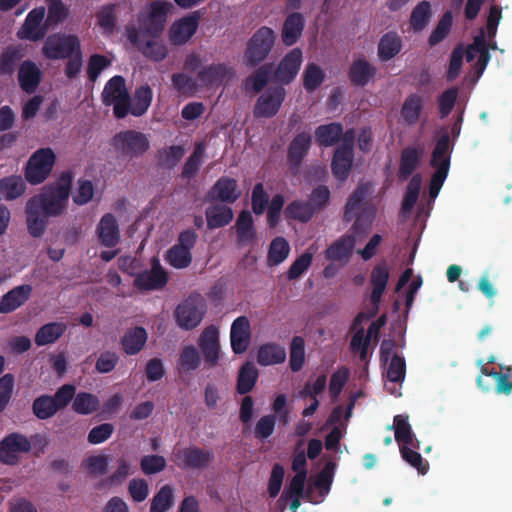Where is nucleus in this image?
<instances>
[{"label": "nucleus", "instance_id": "obj_1", "mask_svg": "<svg viewBox=\"0 0 512 512\" xmlns=\"http://www.w3.org/2000/svg\"><path fill=\"white\" fill-rule=\"evenodd\" d=\"M114 152L121 159L133 160L142 157L150 148L148 137L137 130L117 132L110 140Z\"/></svg>", "mask_w": 512, "mask_h": 512}, {"label": "nucleus", "instance_id": "obj_2", "mask_svg": "<svg viewBox=\"0 0 512 512\" xmlns=\"http://www.w3.org/2000/svg\"><path fill=\"white\" fill-rule=\"evenodd\" d=\"M275 41L276 33L272 28H258L247 41L243 56L245 65L251 68L260 65L271 53Z\"/></svg>", "mask_w": 512, "mask_h": 512}, {"label": "nucleus", "instance_id": "obj_3", "mask_svg": "<svg viewBox=\"0 0 512 512\" xmlns=\"http://www.w3.org/2000/svg\"><path fill=\"white\" fill-rule=\"evenodd\" d=\"M102 103L113 106L115 118L123 119L129 114L130 94L123 76L115 75L110 78L101 93Z\"/></svg>", "mask_w": 512, "mask_h": 512}, {"label": "nucleus", "instance_id": "obj_4", "mask_svg": "<svg viewBox=\"0 0 512 512\" xmlns=\"http://www.w3.org/2000/svg\"><path fill=\"white\" fill-rule=\"evenodd\" d=\"M56 161L54 151L47 148L36 150L25 166V179L32 185L43 183L51 174Z\"/></svg>", "mask_w": 512, "mask_h": 512}, {"label": "nucleus", "instance_id": "obj_5", "mask_svg": "<svg viewBox=\"0 0 512 512\" xmlns=\"http://www.w3.org/2000/svg\"><path fill=\"white\" fill-rule=\"evenodd\" d=\"M81 47L77 35L54 33L49 35L42 47V54L48 60L66 59Z\"/></svg>", "mask_w": 512, "mask_h": 512}, {"label": "nucleus", "instance_id": "obj_6", "mask_svg": "<svg viewBox=\"0 0 512 512\" xmlns=\"http://www.w3.org/2000/svg\"><path fill=\"white\" fill-rule=\"evenodd\" d=\"M206 312V304L200 295H190L175 310V318L179 327L185 330L196 328Z\"/></svg>", "mask_w": 512, "mask_h": 512}, {"label": "nucleus", "instance_id": "obj_7", "mask_svg": "<svg viewBox=\"0 0 512 512\" xmlns=\"http://www.w3.org/2000/svg\"><path fill=\"white\" fill-rule=\"evenodd\" d=\"M286 98V90L282 85L270 86L257 98L253 107L256 119H270L278 114Z\"/></svg>", "mask_w": 512, "mask_h": 512}, {"label": "nucleus", "instance_id": "obj_8", "mask_svg": "<svg viewBox=\"0 0 512 512\" xmlns=\"http://www.w3.org/2000/svg\"><path fill=\"white\" fill-rule=\"evenodd\" d=\"M170 7L171 5L165 1H153L149 5L148 13L139 16L141 33L152 38L159 37L164 30Z\"/></svg>", "mask_w": 512, "mask_h": 512}, {"label": "nucleus", "instance_id": "obj_9", "mask_svg": "<svg viewBox=\"0 0 512 512\" xmlns=\"http://www.w3.org/2000/svg\"><path fill=\"white\" fill-rule=\"evenodd\" d=\"M454 141L450 139L447 128H441L435 135V145L431 153L430 166L438 171H448L451 164V155Z\"/></svg>", "mask_w": 512, "mask_h": 512}, {"label": "nucleus", "instance_id": "obj_10", "mask_svg": "<svg viewBox=\"0 0 512 512\" xmlns=\"http://www.w3.org/2000/svg\"><path fill=\"white\" fill-rule=\"evenodd\" d=\"M167 283L168 274L157 257L152 258L149 270L138 273L134 279V286L141 291L161 290Z\"/></svg>", "mask_w": 512, "mask_h": 512}, {"label": "nucleus", "instance_id": "obj_11", "mask_svg": "<svg viewBox=\"0 0 512 512\" xmlns=\"http://www.w3.org/2000/svg\"><path fill=\"white\" fill-rule=\"evenodd\" d=\"M45 7L40 6L32 9L26 16V19L17 32L19 39L39 41L47 34L49 26H46Z\"/></svg>", "mask_w": 512, "mask_h": 512}, {"label": "nucleus", "instance_id": "obj_12", "mask_svg": "<svg viewBox=\"0 0 512 512\" xmlns=\"http://www.w3.org/2000/svg\"><path fill=\"white\" fill-rule=\"evenodd\" d=\"M198 346L204 357L207 368H214L218 365L220 358L219 329L210 325L206 327L198 338Z\"/></svg>", "mask_w": 512, "mask_h": 512}, {"label": "nucleus", "instance_id": "obj_13", "mask_svg": "<svg viewBox=\"0 0 512 512\" xmlns=\"http://www.w3.org/2000/svg\"><path fill=\"white\" fill-rule=\"evenodd\" d=\"M303 60L302 51L294 48L279 62L274 71V79L282 86L290 84L297 76Z\"/></svg>", "mask_w": 512, "mask_h": 512}, {"label": "nucleus", "instance_id": "obj_14", "mask_svg": "<svg viewBox=\"0 0 512 512\" xmlns=\"http://www.w3.org/2000/svg\"><path fill=\"white\" fill-rule=\"evenodd\" d=\"M312 143V138L309 133H298L290 142L287 150V163L291 172L296 175L303 159L308 154Z\"/></svg>", "mask_w": 512, "mask_h": 512}, {"label": "nucleus", "instance_id": "obj_15", "mask_svg": "<svg viewBox=\"0 0 512 512\" xmlns=\"http://www.w3.org/2000/svg\"><path fill=\"white\" fill-rule=\"evenodd\" d=\"M237 181L233 178L222 176L210 188L207 193V200L210 202L220 201L232 204L240 197Z\"/></svg>", "mask_w": 512, "mask_h": 512}, {"label": "nucleus", "instance_id": "obj_16", "mask_svg": "<svg viewBox=\"0 0 512 512\" xmlns=\"http://www.w3.org/2000/svg\"><path fill=\"white\" fill-rule=\"evenodd\" d=\"M368 194V189L365 185H359L350 197L347 200L345 205V211L343 219L346 222H350L355 218V222L352 226V229L355 233H358L363 226V215H358L359 210L361 209L364 200L366 199Z\"/></svg>", "mask_w": 512, "mask_h": 512}, {"label": "nucleus", "instance_id": "obj_17", "mask_svg": "<svg viewBox=\"0 0 512 512\" xmlns=\"http://www.w3.org/2000/svg\"><path fill=\"white\" fill-rule=\"evenodd\" d=\"M199 26V17L196 14L181 18L172 24L169 39L173 45L187 43L196 33Z\"/></svg>", "mask_w": 512, "mask_h": 512}, {"label": "nucleus", "instance_id": "obj_18", "mask_svg": "<svg viewBox=\"0 0 512 512\" xmlns=\"http://www.w3.org/2000/svg\"><path fill=\"white\" fill-rule=\"evenodd\" d=\"M176 457L181 460L185 468L203 469L206 468L214 459V453L211 450L201 449L197 446H190L180 449Z\"/></svg>", "mask_w": 512, "mask_h": 512}, {"label": "nucleus", "instance_id": "obj_19", "mask_svg": "<svg viewBox=\"0 0 512 512\" xmlns=\"http://www.w3.org/2000/svg\"><path fill=\"white\" fill-rule=\"evenodd\" d=\"M250 323L246 316L236 318L230 331L231 348L235 354L244 353L250 342Z\"/></svg>", "mask_w": 512, "mask_h": 512}, {"label": "nucleus", "instance_id": "obj_20", "mask_svg": "<svg viewBox=\"0 0 512 512\" xmlns=\"http://www.w3.org/2000/svg\"><path fill=\"white\" fill-rule=\"evenodd\" d=\"M42 80L40 68L31 60H25L18 69V82L20 88L27 94L36 91Z\"/></svg>", "mask_w": 512, "mask_h": 512}, {"label": "nucleus", "instance_id": "obj_21", "mask_svg": "<svg viewBox=\"0 0 512 512\" xmlns=\"http://www.w3.org/2000/svg\"><path fill=\"white\" fill-rule=\"evenodd\" d=\"M423 152V147L407 146L402 149L398 168L400 180H407L419 167Z\"/></svg>", "mask_w": 512, "mask_h": 512}, {"label": "nucleus", "instance_id": "obj_22", "mask_svg": "<svg viewBox=\"0 0 512 512\" xmlns=\"http://www.w3.org/2000/svg\"><path fill=\"white\" fill-rule=\"evenodd\" d=\"M235 230L238 245L244 246L257 241V229L250 211L243 210L239 213Z\"/></svg>", "mask_w": 512, "mask_h": 512}, {"label": "nucleus", "instance_id": "obj_23", "mask_svg": "<svg viewBox=\"0 0 512 512\" xmlns=\"http://www.w3.org/2000/svg\"><path fill=\"white\" fill-rule=\"evenodd\" d=\"M376 73L377 68L362 57L353 61L348 71V77L353 86L365 87Z\"/></svg>", "mask_w": 512, "mask_h": 512}, {"label": "nucleus", "instance_id": "obj_24", "mask_svg": "<svg viewBox=\"0 0 512 512\" xmlns=\"http://www.w3.org/2000/svg\"><path fill=\"white\" fill-rule=\"evenodd\" d=\"M305 18L300 12L290 13L283 22L281 39L285 46L294 45L302 35Z\"/></svg>", "mask_w": 512, "mask_h": 512}, {"label": "nucleus", "instance_id": "obj_25", "mask_svg": "<svg viewBox=\"0 0 512 512\" xmlns=\"http://www.w3.org/2000/svg\"><path fill=\"white\" fill-rule=\"evenodd\" d=\"M31 292L32 286L29 284H23L8 291L0 300V313H11L21 307L30 298Z\"/></svg>", "mask_w": 512, "mask_h": 512}, {"label": "nucleus", "instance_id": "obj_26", "mask_svg": "<svg viewBox=\"0 0 512 512\" xmlns=\"http://www.w3.org/2000/svg\"><path fill=\"white\" fill-rule=\"evenodd\" d=\"M355 244V235L345 234L328 246L325 250V258L330 261H348L352 256Z\"/></svg>", "mask_w": 512, "mask_h": 512}, {"label": "nucleus", "instance_id": "obj_27", "mask_svg": "<svg viewBox=\"0 0 512 512\" xmlns=\"http://www.w3.org/2000/svg\"><path fill=\"white\" fill-rule=\"evenodd\" d=\"M97 233L100 243L105 247L112 248L119 243V226L113 214L108 213L101 218Z\"/></svg>", "mask_w": 512, "mask_h": 512}, {"label": "nucleus", "instance_id": "obj_28", "mask_svg": "<svg viewBox=\"0 0 512 512\" xmlns=\"http://www.w3.org/2000/svg\"><path fill=\"white\" fill-rule=\"evenodd\" d=\"M402 47V38L396 31L386 32L378 42L377 56L382 62L390 61L401 52Z\"/></svg>", "mask_w": 512, "mask_h": 512}, {"label": "nucleus", "instance_id": "obj_29", "mask_svg": "<svg viewBox=\"0 0 512 512\" xmlns=\"http://www.w3.org/2000/svg\"><path fill=\"white\" fill-rule=\"evenodd\" d=\"M389 280V270L385 261L377 264L371 271L370 282L372 291L370 294V301L373 305L378 307L382 295L385 292Z\"/></svg>", "mask_w": 512, "mask_h": 512}, {"label": "nucleus", "instance_id": "obj_30", "mask_svg": "<svg viewBox=\"0 0 512 512\" xmlns=\"http://www.w3.org/2000/svg\"><path fill=\"white\" fill-rule=\"evenodd\" d=\"M353 160L354 151L337 147L331 162L333 176L341 182L345 181L352 169Z\"/></svg>", "mask_w": 512, "mask_h": 512}, {"label": "nucleus", "instance_id": "obj_31", "mask_svg": "<svg viewBox=\"0 0 512 512\" xmlns=\"http://www.w3.org/2000/svg\"><path fill=\"white\" fill-rule=\"evenodd\" d=\"M25 211L29 234L34 238L41 237L48 226L49 217L42 213L30 200L26 203Z\"/></svg>", "mask_w": 512, "mask_h": 512}, {"label": "nucleus", "instance_id": "obj_32", "mask_svg": "<svg viewBox=\"0 0 512 512\" xmlns=\"http://www.w3.org/2000/svg\"><path fill=\"white\" fill-rule=\"evenodd\" d=\"M153 91L148 84L141 85L136 88L133 96L129 100V114L135 117L144 115L152 102Z\"/></svg>", "mask_w": 512, "mask_h": 512}, {"label": "nucleus", "instance_id": "obj_33", "mask_svg": "<svg viewBox=\"0 0 512 512\" xmlns=\"http://www.w3.org/2000/svg\"><path fill=\"white\" fill-rule=\"evenodd\" d=\"M147 337L145 328L141 326L128 329L120 341L123 351L127 355H137L144 348Z\"/></svg>", "mask_w": 512, "mask_h": 512}, {"label": "nucleus", "instance_id": "obj_34", "mask_svg": "<svg viewBox=\"0 0 512 512\" xmlns=\"http://www.w3.org/2000/svg\"><path fill=\"white\" fill-rule=\"evenodd\" d=\"M273 63H264L255 69L245 80V89L258 94L264 90L273 73Z\"/></svg>", "mask_w": 512, "mask_h": 512}, {"label": "nucleus", "instance_id": "obj_35", "mask_svg": "<svg viewBox=\"0 0 512 512\" xmlns=\"http://www.w3.org/2000/svg\"><path fill=\"white\" fill-rule=\"evenodd\" d=\"M343 134V126L339 122L319 125L315 129V140L320 147H331L337 144Z\"/></svg>", "mask_w": 512, "mask_h": 512}, {"label": "nucleus", "instance_id": "obj_36", "mask_svg": "<svg viewBox=\"0 0 512 512\" xmlns=\"http://www.w3.org/2000/svg\"><path fill=\"white\" fill-rule=\"evenodd\" d=\"M206 155V146L204 142H196L194 150L191 155L186 159L182 171L181 178L184 180H190L194 178L200 170L203 160Z\"/></svg>", "mask_w": 512, "mask_h": 512}, {"label": "nucleus", "instance_id": "obj_37", "mask_svg": "<svg viewBox=\"0 0 512 512\" xmlns=\"http://www.w3.org/2000/svg\"><path fill=\"white\" fill-rule=\"evenodd\" d=\"M286 359V350L277 343H266L260 346L257 361L262 366L283 363Z\"/></svg>", "mask_w": 512, "mask_h": 512}, {"label": "nucleus", "instance_id": "obj_38", "mask_svg": "<svg viewBox=\"0 0 512 512\" xmlns=\"http://www.w3.org/2000/svg\"><path fill=\"white\" fill-rule=\"evenodd\" d=\"M409 417L407 415H396L394 417L393 426H390L389 429L394 428L395 430V440L401 445H411L414 449L419 448V442L417 444L414 443V434L411 429V425L408 422Z\"/></svg>", "mask_w": 512, "mask_h": 512}, {"label": "nucleus", "instance_id": "obj_39", "mask_svg": "<svg viewBox=\"0 0 512 512\" xmlns=\"http://www.w3.org/2000/svg\"><path fill=\"white\" fill-rule=\"evenodd\" d=\"M26 184L21 176H8L0 179V200L11 201L24 194Z\"/></svg>", "mask_w": 512, "mask_h": 512}, {"label": "nucleus", "instance_id": "obj_40", "mask_svg": "<svg viewBox=\"0 0 512 512\" xmlns=\"http://www.w3.org/2000/svg\"><path fill=\"white\" fill-rule=\"evenodd\" d=\"M289 242L282 236L275 237L269 245L267 253V265L278 266L283 263L290 254Z\"/></svg>", "mask_w": 512, "mask_h": 512}, {"label": "nucleus", "instance_id": "obj_41", "mask_svg": "<svg viewBox=\"0 0 512 512\" xmlns=\"http://www.w3.org/2000/svg\"><path fill=\"white\" fill-rule=\"evenodd\" d=\"M232 208L225 205H214L206 209V220L209 229L221 228L233 219Z\"/></svg>", "mask_w": 512, "mask_h": 512}, {"label": "nucleus", "instance_id": "obj_42", "mask_svg": "<svg viewBox=\"0 0 512 512\" xmlns=\"http://www.w3.org/2000/svg\"><path fill=\"white\" fill-rule=\"evenodd\" d=\"M66 325L60 322H51L43 325L36 332L34 341L37 346L52 344L66 331Z\"/></svg>", "mask_w": 512, "mask_h": 512}, {"label": "nucleus", "instance_id": "obj_43", "mask_svg": "<svg viewBox=\"0 0 512 512\" xmlns=\"http://www.w3.org/2000/svg\"><path fill=\"white\" fill-rule=\"evenodd\" d=\"M39 210L48 217H56L62 214L66 206L48 193L33 196L29 199Z\"/></svg>", "mask_w": 512, "mask_h": 512}, {"label": "nucleus", "instance_id": "obj_44", "mask_svg": "<svg viewBox=\"0 0 512 512\" xmlns=\"http://www.w3.org/2000/svg\"><path fill=\"white\" fill-rule=\"evenodd\" d=\"M315 212L308 201L294 200L290 202L285 210L284 215L288 220H297L301 223H307L312 219Z\"/></svg>", "mask_w": 512, "mask_h": 512}, {"label": "nucleus", "instance_id": "obj_45", "mask_svg": "<svg viewBox=\"0 0 512 512\" xmlns=\"http://www.w3.org/2000/svg\"><path fill=\"white\" fill-rule=\"evenodd\" d=\"M100 408L99 398L89 392H79L75 395L72 403V409L75 413L80 415H89Z\"/></svg>", "mask_w": 512, "mask_h": 512}, {"label": "nucleus", "instance_id": "obj_46", "mask_svg": "<svg viewBox=\"0 0 512 512\" xmlns=\"http://www.w3.org/2000/svg\"><path fill=\"white\" fill-rule=\"evenodd\" d=\"M226 75L227 67L225 64H211L198 71L197 79L203 86L209 87L222 82Z\"/></svg>", "mask_w": 512, "mask_h": 512}, {"label": "nucleus", "instance_id": "obj_47", "mask_svg": "<svg viewBox=\"0 0 512 512\" xmlns=\"http://www.w3.org/2000/svg\"><path fill=\"white\" fill-rule=\"evenodd\" d=\"M23 50L20 46L10 45L0 55V73L12 75L17 63L23 58Z\"/></svg>", "mask_w": 512, "mask_h": 512}, {"label": "nucleus", "instance_id": "obj_48", "mask_svg": "<svg viewBox=\"0 0 512 512\" xmlns=\"http://www.w3.org/2000/svg\"><path fill=\"white\" fill-rule=\"evenodd\" d=\"M258 370L254 364L246 362L239 371L237 379V392L241 395L249 393L255 386Z\"/></svg>", "mask_w": 512, "mask_h": 512}, {"label": "nucleus", "instance_id": "obj_49", "mask_svg": "<svg viewBox=\"0 0 512 512\" xmlns=\"http://www.w3.org/2000/svg\"><path fill=\"white\" fill-rule=\"evenodd\" d=\"M422 108L423 101L421 96L411 94L405 99L402 105L401 116L407 124L413 125L419 120Z\"/></svg>", "mask_w": 512, "mask_h": 512}, {"label": "nucleus", "instance_id": "obj_50", "mask_svg": "<svg viewBox=\"0 0 512 512\" xmlns=\"http://www.w3.org/2000/svg\"><path fill=\"white\" fill-rule=\"evenodd\" d=\"M201 364V356L197 348L193 345L183 347L178 359V368L180 371L189 373L197 370Z\"/></svg>", "mask_w": 512, "mask_h": 512}, {"label": "nucleus", "instance_id": "obj_51", "mask_svg": "<svg viewBox=\"0 0 512 512\" xmlns=\"http://www.w3.org/2000/svg\"><path fill=\"white\" fill-rule=\"evenodd\" d=\"M174 504V493L170 485L162 486L153 496L150 504V512H166Z\"/></svg>", "mask_w": 512, "mask_h": 512}, {"label": "nucleus", "instance_id": "obj_52", "mask_svg": "<svg viewBox=\"0 0 512 512\" xmlns=\"http://www.w3.org/2000/svg\"><path fill=\"white\" fill-rule=\"evenodd\" d=\"M32 411L40 420L49 419L58 412L55 401L52 400V396L46 394L34 399Z\"/></svg>", "mask_w": 512, "mask_h": 512}, {"label": "nucleus", "instance_id": "obj_53", "mask_svg": "<svg viewBox=\"0 0 512 512\" xmlns=\"http://www.w3.org/2000/svg\"><path fill=\"white\" fill-rule=\"evenodd\" d=\"M165 261L175 269H184L191 264L192 253L181 246L173 245L167 250Z\"/></svg>", "mask_w": 512, "mask_h": 512}, {"label": "nucleus", "instance_id": "obj_54", "mask_svg": "<svg viewBox=\"0 0 512 512\" xmlns=\"http://www.w3.org/2000/svg\"><path fill=\"white\" fill-rule=\"evenodd\" d=\"M305 362V342L300 336H294L290 343L289 366L293 372L302 369Z\"/></svg>", "mask_w": 512, "mask_h": 512}, {"label": "nucleus", "instance_id": "obj_55", "mask_svg": "<svg viewBox=\"0 0 512 512\" xmlns=\"http://www.w3.org/2000/svg\"><path fill=\"white\" fill-rule=\"evenodd\" d=\"M325 79L324 71L315 63H309L303 72V87L307 92L315 91Z\"/></svg>", "mask_w": 512, "mask_h": 512}, {"label": "nucleus", "instance_id": "obj_56", "mask_svg": "<svg viewBox=\"0 0 512 512\" xmlns=\"http://www.w3.org/2000/svg\"><path fill=\"white\" fill-rule=\"evenodd\" d=\"M431 17V5L428 1H421L411 12L410 25L414 31L423 30Z\"/></svg>", "mask_w": 512, "mask_h": 512}, {"label": "nucleus", "instance_id": "obj_57", "mask_svg": "<svg viewBox=\"0 0 512 512\" xmlns=\"http://www.w3.org/2000/svg\"><path fill=\"white\" fill-rule=\"evenodd\" d=\"M453 22V15L451 11H446L438 21L435 29L429 36L428 43L430 46H435L442 42L449 34Z\"/></svg>", "mask_w": 512, "mask_h": 512}, {"label": "nucleus", "instance_id": "obj_58", "mask_svg": "<svg viewBox=\"0 0 512 512\" xmlns=\"http://www.w3.org/2000/svg\"><path fill=\"white\" fill-rule=\"evenodd\" d=\"M421 182L422 178L419 174L413 175L410 179L402 201V210L404 212H411L415 206L420 193Z\"/></svg>", "mask_w": 512, "mask_h": 512}, {"label": "nucleus", "instance_id": "obj_59", "mask_svg": "<svg viewBox=\"0 0 512 512\" xmlns=\"http://www.w3.org/2000/svg\"><path fill=\"white\" fill-rule=\"evenodd\" d=\"M350 376V371L347 367L342 366L338 368L330 378L329 393L332 401H336L341 394L345 384Z\"/></svg>", "mask_w": 512, "mask_h": 512}, {"label": "nucleus", "instance_id": "obj_60", "mask_svg": "<svg viewBox=\"0 0 512 512\" xmlns=\"http://www.w3.org/2000/svg\"><path fill=\"white\" fill-rule=\"evenodd\" d=\"M411 445H400L402 458L415 468L418 473L425 475L429 469L428 462L424 461L420 453L410 448Z\"/></svg>", "mask_w": 512, "mask_h": 512}, {"label": "nucleus", "instance_id": "obj_61", "mask_svg": "<svg viewBox=\"0 0 512 512\" xmlns=\"http://www.w3.org/2000/svg\"><path fill=\"white\" fill-rule=\"evenodd\" d=\"M138 50L146 57L155 62L164 60L167 56L166 46L156 40H147L143 45H138Z\"/></svg>", "mask_w": 512, "mask_h": 512}, {"label": "nucleus", "instance_id": "obj_62", "mask_svg": "<svg viewBox=\"0 0 512 512\" xmlns=\"http://www.w3.org/2000/svg\"><path fill=\"white\" fill-rule=\"evenodd\" d=\"M5 448L13 452H29L31 449L30 441L21 434L11 433L6 436L1 442V453L3 454Z\"/></svg>", "mask_w": 512, "mask_h": 512}, {"label": "nucleus", "instance_id": "obj_63", "mask_svg": "<svg viewBox=\"0 0 512 512\" xmlns=\"http://www.w3.org/2000/svg\"><path fill=\"white\" fill-rule=\"evenodd\" d=\"M313 261V253L306 251L302 253L295 261L290 265L287 270V278L288 280H296L298 279L304 272H306Z\"/></svg>", "mask_w": 512, "mask_h": 512}, {"label": "nucleus", "instance_id": "obj_64", "mask_svg": "<svg viewBox=\"0 0 512 512\" xmlns=\"http://www.w3.org/2000/svg\"><path fill=\"white\" fill-rule=\"evenodd\" d=\"M111 65V61L104 55L92 54L87 63V76L91 82H95L101 72Z\"/></svg>", "mask_w": 512, "mask_h": 512}]
</instances>
